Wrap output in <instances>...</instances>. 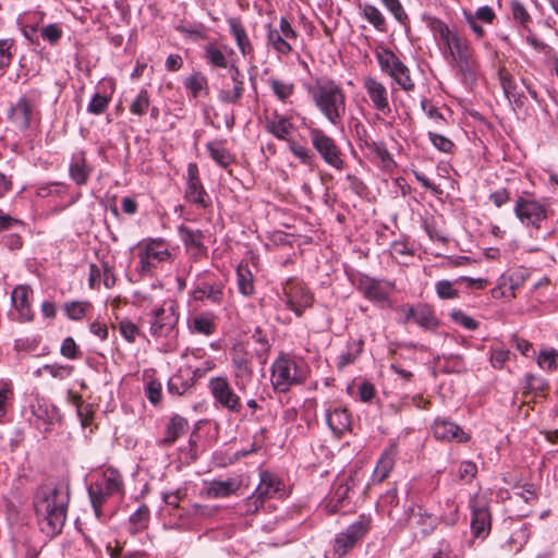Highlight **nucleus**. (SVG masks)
I'll return each mask as SVG.
<instances>
[{
  "label": "nucleus",
  "instance_id": "nucleus-1",
  "mask_svg": "<svg viewBox=\"0 0 558 558\" xmlns=\"http://www.w3.org/2000/svg\"><path fill=\"white\" fill-rule=\"evenodd\" d=\"M70 500L69 486L61 481H48L37 490V523L49 538L62 532Z\"/></svg>",
  "mask_w": 558,
  "mask_h": 558
},
{
  "label": "nucleus",
  "instance_id": "nucleus-2",
  "mask_svg": "<svg viewBox=\"0 0 558 558\" xmlns=\"http://www.w3.org/2000/svg\"><path fill=\"white\" fill-rule=\"evenodd\" d=\"M312 99L322 116L332 125L341 124L347 113V95L332 80L317 81L311 90Z\"/></svg>",
  "mask_w": 558,
  "mask_h": 558
},
{
  "label": "nucleus",
  "instance_id": "nucleus-3",
  "mask_svg": "<svg viewBox=\"0 0 558 558\" xmlns=\"http://www.w3.org/2000/svg\"><path fill=\"white\" fill-rule=\"evenodd\" d=\"M444 53L464 83L472 84L475 81L476 63L464 37L458 33L451 36V39L444 45Z\"/></svg>",
  "mask_w": 558,
  "mask_h": 558
},
{
  "label": "nucleus",
  "instance_id": "nucleus-4",
  "mask_svg": "<svg viewBox=\"0 0 558 558\" xmlns=\"http://www.w3.org/2000/svg\"><path fill=\"white\" fill-rule=\"evenodd\" d=\"M259 477L255 492L244 501L246 514L257 512L266 499L283 496L281 482L276 475L264 471L260 472Z\"/></svg>",
  "mask_w": 558,
  "mask_h": 558
},
{
  "label": "nucleus",
  "instance_id": "nucleus-5",
  "mask_svg": "<svg viewBox=\"0 0 558 558\" xmlns=\"http://www.w3.org/2000/svg\"><path fill=\"white\" fill-rule=\"evenodd\" d=\"M304 376L299 373L294 361L281 356L272 364L271 383L274 389L286 392L293 385L302 384Z\"/></svg>",
  "mask_w": 558,
  "mask_h": 558
},
{
  "label": "nucleus",
  "instance_id": "nucleus-6",
  "mask_svg": "<svg viewBox=\"0 0 558 558\" xmlns=\"http://www.w3.org/2000/svg\"><path fill=\"white\" fill-rule=\"evenodd\" d=\"M308 134L313 147L317 150L324 161L329 166L341 170L344 162L341 158L340 148L337 146L335 140L319 128H308Z\"/></svg>",
  "mask_w": 558,
  "mask_h": 558
},
{
  "label": "nucleus",
  "instance_id": "nucleus-7",
  "mask_svg": "<svg viewBox=\"0 0 558 558\" xmlns=\"http://www.w3.org/2000/svg\"><path fill=\"white\" fill-rule=\"evenodd\" d=\"M34 291L28 284H20L11 292L12 307L10 317L21 323H29L34 318L33 311Z\"/></svg>",
  "mask_w": 558,
  "mask_h": 558
},
{
  "label": "nucleus",
  "instance_id": "nucleus-8",
  "mask_svg": "<svg viewBox=\"0 0 558 558\" xmlns=\"http://www.w3.org/2000/svg\"><path fill=\"white\" fill-rule=\"evenodd\" d=\"M296 37V32L286 17L280 19L279 28L271 24L266 25L267 45L279 54H289L292 51V41H295Z\"/></svg>",
  "mask_w": 558,
  "mask_h": 558
},
{
  "label": "nucleus",
  "instance_id": "nucleus-9",
  "mask_svg": "<svg viewBox=\"0 0 558 558\" xmlns=\"http://www.w3.org/2000/svg\"><path fill=\"white\" fill-rule=\"evenodd\" d=\"M177 323V305L173 301H166L153 312L150 332L155 338L171 337Z\"/></svg>",
  "mask_w": 558,
  "mask_h": 558
},
{
  "label": "nucleus",
  "instance_id": "nucleus-10",
  "mask_svg": "<svg viewBox=\"0 0 558 558\" xmlns=\"http://www.w3.org/2000/svg\"><path fill=\"white\" fill-rule=\"evenodd\" d=\"M404 515V527L411 530L414 536L425 537L437 526V518L421 505L415 504L410 506L405 510Z\"/></svg>",
  "mask_w": 558,
  "mask_h": 558
},
{
  "label": "nucleus",
  "instance_id": "nucleus-11",
  "mask_svg": "<svg viewBox=\"0 0 558 558\" xmlns=\"http://www.w3.org/2000/svg\"><path fill=\"white\" fill-rule=\"evenodd\" d=\"M138 266L142 274L149 272L160 263L170 259L171 254L162 240H150L138 247Z\"/></svg>",
  "mask_w": 558,
  "mask_h": 558
},
{
  "label": "nucleus",
  "instance_id": "nucleus-12",
  "mask_svg": "<svg viewBox=\"0 0 558 558\" xmlns=\"http://www.w3.org/2000/svg\"><path fill=\"white\" fill-rule=\"evenodd\" d=\"M208 389L221 408L232 413L241 412L242 403L240 397L233 391L227 377H213L208 383Z\"/></svg>",
  "mask_w": 558,
  "mask_h": 558
},
{
  "label": "nucleus",
  "instance_id": "nucleus-13",
  "mask_svg": "<svg viewBox=\"0 0 558 558\" xmlns=\"http://www.w3.org/2000/svg\"><path fill=\"white\" fill-rule=\"evenodd\" d=\"M514 214L518 219L527 227L539 228L543 220L547 218L546 205L529 197L520 196L515 201Z\"/></svg>",
  "mask_w": 558,
  "mask_h": 558
},
{
  "label": "nucleus",
  "instance_id": "nucleus-14",
  "mask_svg": "<svg viewBox=\"0 0 558 558\" xmlns=\"http://www.w3.org/2000/svg\"><path fill=\"white\" fill-rule=\"evenodd\" d=\"M472 512L471 530L475 537L485 538L490 531V513L485 497L475 495L470 499Z\"/></svg>",
  "mask_w": 558,
  "mask_h": 558
},
{
  "label": "nucleus",
  "instance_id": "nucleus-15",
  "mask_svg": "<svg viewBox=\"0 0 558 558\" xmlns=\"http://www.w3.org/2000/svg\"><path fill=\"white\" fill-rule=\"evenodd\" d=\"M368 527L362 521L349 525L347 530L337 535L333 544V558L343 557L366 534Z\"/></svg>",
  "mask_w": 558,
  "mask_h": 558
},
{
  "label": "nucleus",
  "instance_id": "nucleus-16",
  "mask_svg": "<svg viewBox=\"0 0 558 558\" xmlns=\"http://www.w3.org/2000/svg\"><path fill=\"white\" fill-rule=\"evenodd\" d=\"M35 98L33 95H23L11 107L9 119L21 130H27L34 119Z\"/></svg>",
  "mask_w": 558,
  "mask_h": 558
},
{
  "label": "nucleus",
  "instance_id": "nucleus-17",
  "mask_svg": "<svg viewBox=\"0 0 558 558\" xmlns=\"http://www.w3.org/2000/svg\"><path fill=\"white\" fill-rule=\"evenodd\" d=\"M184 197L186 201L201 208H207L210 205V198L201 183L198 168L195 163H190L187 167V182Z\"/></svg>",
  "mask_w": 558,
  "mask_h": 558
},
{
  "label": "nucleus",
  "instance_id": "nucleus-18",
  "mask_svg": "<svg viewBox=\"0 0 558 558\" xmlns=\"http://www.w3.org/2000/svg\"><path fill=\"white\" fill-rule=\"evenodd\" d=\"M283 291L287 295L286 304L288 308L294 312L298 316L302 315L304 308L312 305L313 296L301 283L288 282L283 288Z\"/></svg>",
  "mask_w": 558,
  "mask_h": 558
},
{
  "label": "nucleus",
  "instance_id": "nucleus-19",
  "mask_svg": "<svg viewBox=\"0 0 558 558\" xmlns=\"http://www.w3.org/2000/svg\"><path fill=\"white\" fill-rule=\"evenodd\" d=\"M363 87L369 97L374 109L383 114H389L391 108L388 100V90L378 80L367 76L363 80Z\"/></svg>",
  "mask_w": 558,
  "mask_h": 558
},
{
  "label": "nucleus",
  "instance_id": "nucleus-20",
  "mask_svg": "<svg viewBox=\"0 0 558 558\" xmlns=\"http://www.w3.org/2000/svg\"><path fill=\"white\" fill-rule=\"evenodd\" d=\"M432 430L434 436L439 440L466 442L470 439L468 433H465L454 422L447 418H436L432 426Z\"/></svg>",
  "mask_w": 558,
  "mask_h": 558
},
{
  "label": "nucleus",
  "instance_id": "nucleus-21",
  "mask_svg": "<svg viewBox=\"0 0 558 558\" xmlns=\"http://www.w3.org/2000/svg\"><path fill=\"white\" fill-rule=\"evenodd\" d=\"M265 130L279 141L290 142L294 125L290 117L275 111L266 118Z\"/></svg>",
  "mask_w": 558,
  "mask_h": 558
},
{
  "label": "nucleus",
  "instance_id": "nucleus-22",
  "mask_svg": "<svg viewBox=\"0 0 558 558\" xmlns=\"http://www.w3.org/2000/svg\"><path fill=\"white\" fill-rule=\"evenodd\" d=\"M393 286L387 281L365 278L360 283V290L371 301L385 302Z\"/></svg>",
  "mask_w": 558,
  "mask_h": 558
},
{
  "label": "nucleus",
  "instance_id": "nucleus-23",
  "mask_svg": "<svg viewBox=\"0 0 558 558\" xmlns=\"http://www.w3.org/2000/svg\"><path fill=\"white\" fill-rule=\"evenodd\" d=\"M227 23L241 54L244 57L251 54L253 52V46L241 20L238 17H229Z\"/></svg>",
  "mask_w": 558,
  "mask_h": 558
},
{
  "label": "nucleus",
  "instance_id": "nucleus-24",
  "mask_svg": "<svg viewBox=\"0 0 558 558\" xmlns=\"http://www.w3.org/2000/svg\"><path fill=\"white\" fill-rule=\"evenodd\" d=\"M192 296L196 301L207 300L214 304H220L223 299L222 283L201 282L192 292Z\"/></svg>",
  "mask_w": 558,
  "mask_h": 558
},
{
  "label": "nucleus",
  "instance_id": "nucleus-25",
  "mask_svg": "<svg viewBox=\"0 0 558 558\" xmlns=\"http://www.w3.org/2000/svg\"><path fill=\"white\" fill-rule=\"evenodd\" d=\"M378 61L381 70L393 80L408 69V66L390 50H385L379 53Z\"/></svg>",
  "mask_w": 558,
  "mask_h": 558
},
{
  "label": "nucleus",
  "instance_id": "nucleus-26",
  "mask_svg": "<svg viewBox=\"0 0 558 558\" xmlns=\"http://www.w3.org/2000/svg\"><path fill=\"white\" fill-rule=\"evenodd\" d=\"M395 456L396 447L393 446L389 447L381 453L373 473L374 482L380 483L388 477L395 465Z\"/></svg>",
  "mask_w": 558,
  "mask_h": 558
},
{
  "label": "nucleus",
  "instance_id": "nucleus-27",
  "mask_svg": "<svg viewBox=\"0 0 558 558\" xmlns=\"http://www.w3.org/2000/svg\"><path fill=\"white\" fill-rule=\"evenodd\" d=\"M179 234L183 243L189 250L194 251V254H204L206 246L203 243L204 234L199 230H192L185 226L179 228Z\"/></svg>",
  "mask_w": 558,
  "mask_h": 558
},
{
  "label": "nucleus",
  "instance_id": "nucleus-28",
  "mask_svg": "<svg viewBox=\"0 0 558 558\" xmlns=\"http://www.w3.org/2000/svg\"><path fill=\"white\" fill-rule=\"evenodd\" d=\"M326 420L329 428L336 435H341L348 430L351 425V416L345 409L337 408L327 412Z\"/></svg>",
  "mask_w": 558,
  "mask_h": 558
},
{
  "label": "nucleus",
  "instance_id": "nucleus-29",
  "mask_svg": "<svg viewBox=\"0 0 558 558\" xmlns=\"http://www.w3.org/2000/svg\"><path fill=\"white\" fill-rule=\"evenodd\" d=\"M350 488L351 486L348 481L341 482L337 485L325 504V508L329 513H337L342 508Z\"/></svg>",
  "mask_w": 558,
  "mask_h": 558
},
{
  "label": "nucleus",
  "instance_id": "nucleus-30",
  "mask_svg": "<svg viewBox=\"0 0 558 558\" xmlns=\"http://www.w3.org/2000/svg\"><path fill=\"white\" fill-rule=\"evenodd\" d=\"M187 430V421L184 417H181L179 415H174L166 429V435L161 439L162 445H171L173 444L181 435L186 433Z\"/></svg>",
  "mask_w": 558,
  "mask_h": 558
},
{
  "label": "nucleus",
  "instance_id": "nucleus-31",
  "mask_svg": "<svg viewBox=\"0 0 558 558\" xmlns=\"http://www.w3.org/2000/svg\"><path fill=\"white\" fill-rule=\"evenodd\" d=\"M206 148L210 157L221 167L226 168L234 161L231 153L225 147L223 142L213 141L207 143Z\"/></svg>",
  "mask_w": 558,
  "mask_h": 558
},
{
  "label": "nucleus",
  "instance_id": "nucleus-32",
  "mask_svg": "<svg viewBox=\"0 0 558 558\" xmlns=\"http://www.w3.org/2000/svg\"><path fill=\"white\" fill-rule=\"evenodd\" d=\"M240 484L234 480L213 481L207 487V495L213 498H225L235 493Z\"/></svg>",
  "mask_w": 558,
  "mask_h": 558
},
{
  "label": "nucleus",
  "instance_id": "nucleus-33",
  "mask_svg": "<svg viewBox=\"0 0 558 558\" xmlns=\"http://www.w3.org/2000/svg\"><path fill=\"white\" fill-rule=\"evenodd\" d=\"M268 85L272 90L274 95L281 101L287 102L289 98L294 94L295 86L292 82L280 80L277 77H269Z\"/></svg>",
  "mask_w": 558,
  "mask_h": 558
},
{
  "label": "nucleus",
  "instance_id": "nucleus-34",
  "mask_svg": "<svg viewBox=\"0 0 558 558\" xmlns=\"http://www.w3.org/2000/svg\"><path fill=\"white\" fill-rule=\"evenodd\" d=\"M234 377H235V386L240 391L244 390L246 384L252 378V369L246 359H234Z\"/></svg>",
  "mask_w": 558,
  "mask_h": 558
},
{
  "label": "nucleus",
  "instance_id": "nucleus-35",
  "mask_svg": "<svg viewBox=\"0 0 558 558\" xmlns=\"http://www.w3.org/2000/svg\"><path fill=\"white\" fill-rule=\"evenodd\" d=\"M192 332L209 336L215 330L214 318L210 314H199L190 320Z\"/></svg>",
  "mask_w": 558,
  "mask_h": 558
},
{
  "label": "nucleus",
  "instance_id": "nucleus-36",
  "mask_svg": "<svg viewBox=\"0 0 558 558\" xmlns=\"http://www.w3.org/2000/svg\"><path fill=\"white\" fill-rule=\"evenodd\" d=\"M408 318H413L417 325L425 329H434L437 326V319L432 312L426 308H410L407 314Z\"/></svg>",
  "mask_w": 558,
  "mask_h": 558
},
{
  "label": "nucleus",
  "instance_id": "nucleus-37",
  "mask_svg": "<svg viewBox=\"0 0 558 558\" xmlns=\"http://www.w3.org/2000/svg\"><path fill=\"white\" fill-rule=\"evenodd\" d=\"M238 287L241 294L250 296L254 293L253 275L247 266L240 265L236 269Z\"/></svg>",
  "mask_w": 558,
  "mask_h": 558
},
{
  "label": "nucleus",
  "instance_id": "nucleus-38",
  "mask_svg": "<svg viewBox=\"0 0 558 558\" xmlns=\"http://www.w3.org/2000/svg\"><path fill=\"white\" fill-rule=\"evenodd\" d=\"M90 173V169L87 167L83 157L75 158L70 167L71 178L76 184H85Z\"/></svg>",
  "mask_w": 558,
  "mask_h": 558
},
{
  "label": "nucleus",
  "instance_id": "nucleus-39",
  "mask_svg": "<svg viewBox=\"0 0 558 558\" xmlns=\"http://www.w3.org/2000/svg\"><path fill=\"white\" fill-rule=\"evenodd\" d=\"M97 484L106 490V494L112 495L121 488L120 474L117 471L109 469L104 472L101 481Z\"/></svg>",
  "mask_w": 558,
  "mask_h": 558
},
{
  "label": "nucleus",
  "instance_id": "nucleus-40",
  "mask_svg": "<svg viewBox=\"0 0 558 558\" xmlns=\"http://www.w3.org/2000/svg\"><path fill=\"white\" fill-rule=\"evenodd\" d=\"M59 421L58 409L51 404H39L37 408V429H39V422L44 425H53Z\"/></svg>",
  "mask_w": 558,
  "mask_h": 558
},
{
  "label": "nucleus",
  "instance_id": "nucleus-41",
  "mask_svg": "<svg viewBox=\"0 0 558 558\" xmlns=\"http://www.w3.org/2000/svg\"><path fill=\"white\" fill-rule=\"evenodd\" d=\"M88 495L96 517L100 518L101 506L110 494H106V490L100 485L95 484L89 486Z\"/></svg>",
  "mask_w": 558,
  "mask_h": 558
},
{
  "label": "nucleus",
  "instance_id": "nucleus-42",
  "mask_svg": "<svg viewBox=\"0 0 558 558\" xmlns=\"http://www.w3.org/2000/svg\"><path fill=\"white\" fill-rule=\"evenodd\" d=\"M363 16L378 31H385L386 23L381 12L372 4H364Z\"/></svg>",
  "mask_w": 558,
  "mask_h": 558
},
{
  "label": "nucleus",
  "instance_id": "nucleus-43",
  "mask_svg": "<svg viewBox=\"0 0 558 558\" xmlns=\"http://www.w3.org/2000/svg\"><path fill=\"white\" fill-rule=\"evenodd\" d=\"M244 86L232 85V87L223 86L219 92V99L226 104H236L243 95Z\"/></svg>",
  "mask_w": 558,
  "mask_h": 558
},
{
  "label": "nucleus",
  "instance_id": "nucleus-44",
  "mask_svg": "<svg viewBox=\"0 0 558 558\" xmlns=\"http://www.w3.org/2000/svg\"><path fill=\"white\" fill-rule=\"evenodd\" d=\"M205 57L208 62L218 68H227L228 60L225 53L215 45H208L205 48Z\"/></svg>",
  "mask_w": 558,
  "mask_h": 558
},
{
  "label": "nucleus",
  "instance_id": "nucleus-45",
  "mask_svg": "<svg viewBox=\"0 0 558 558\" xmlns=\"http://www.w3.org/2000/svg\"><path fill=\"white\" fill-rule=\"evenodd\" d=\"M537 364L542 368H556L558 365V351L553 348L542 350L537 357Z\"/></svg>",
  "mask_w": 558,
  "mask_h": 558
},
{
  "label": "nucleus",
  "instance_id": "nucleus-46",
  "mask_svg": "<svg viewBox=\"0 0 558 558\" xmlns=\"http://www.w3.org/2000/svg\"><path fill=\"white\" fill-rule=\"evenodd\" d=\"M288 143H289L290 151L298 159H300L301 162H303L305 165H311L313 162L315 156L311 149H308L307 147H305L292 140Z\"/></svg>",
  "mask_w": 558,
  "mask_h": 558
},
{
  "label": "nucleus",
  "instance_id": "nucleus-47",
  "mask_svg": "<svg viewBox=\"0 0 558 558\" xmlns=\"http://www.w3.org/2000/svg\"><path fill=\"white\" fill-rule=\"evenodd\" d=\"M63 29L61 24L52 23L44 26L40 29V36L45 41H48L51 45H54L62 37Z\"/></svg>",
  "mask_w": 558,
  "mask_h": 558
},
{
  "label": "nucleus",
  "instance_id": "nucleus-48",
  "mask_svg": "<svg viewBox=\"0 0 558 558\" xmlns=\"http://www.w3.org/2000/svg\"><path fill=\"white\" fill-rule=\"evenodd\" d=\"M187 90L191 92L192 96L196 98L199 93L206 87L207 81L205 76L199 73H195L189 76L184 83Z\"/></svg>",
  "mask_w": 558,
  "mask_h": 558
},
{
  "label": "nucleus",
  "instance_id": "nucleus-49",
  "mask_svg": "<svg viewBox=\"0 0 558 558\" xmlns=\"http://www.w3.org/2000/svg\"><path fill=\"white\" fill-rule=\"evenodd\" d=\"M148 107H149L148 93L145 89H143L140 92L137 97L131 104L130 111L133 114L143 116L146 113Z\"/></svg>",
  "mask_w": 558,
  "mask_h": 558
},
{
  "label": "nucleus",
  "instance_id": "nucleus-50",
  "mask_svg": "<svg viewBox=\"0 0 558 558\" xmlns=\"http://www.w3.org/2000/svg\"><path fill=\"white\" fill-rule=\"evenodd\" d=\"M430 27L433 32L438 36L439 40L442 43V46L446 45L451 39V36H454L457 34V32L451 31L440 20H433L430 22Z\"/></svg>",
  "mask_w": 558,
  "mask_h": 558
},
{
  "label": "nucleus",
  "instance_id": "nucleus-51",
  "mask_svg": "<svg viewBox=\"0 0 558 558\" xmlns=\"http://www.w3.org/2000/svg\"><path fill=\"white\" fill-rule=\"evenodd\" d=\"M110 98L96 93L87 106V111L93 114H101L108 107Z\"/></svg>",
  "mask_w": 558,
  "mask_h": 558
},
{
  "label": "nucleus",
  "instance_id": "nucleus-52",
  "mask_svg": "<svg viewBox=\"0 0 558 558\" xmlns=\"http://www.w3.org/2000/svg\"><path fill=\"white\" fill-rule=\"evenodd\" d=\"M88 303L86 302H71L64 305V311L70 319H81L87 310Z\"/></svg>",
  "mask_w": 558,
  "mask_h": 558
},
{
  "label": "nucleus",
  "instance_id": "nucleus-53",
  "mask_svg": "<svg viewBox=\"0 0 558 558\" xmlns=\"http://www.w3.org/2000/svg\"><path fill=\"white\" fill-rule=\"evenodd\" d=\"M511 11L513 19L519 22L523 28H527L529 23L531 22V16L519 1L511 2Z\"/></svg>",
  "mask_w": 558,
  "mask_h": 558
},
{
  "label": "nucleus",
  "instance_id": "nucleus-54",
  "mask_svg": "<svg viewBox=\"0 0 558 558\" xmlns=\"http://www.w3.org/2000/svg\"><path fill=\"white\" fill-rule=\"evenodd\" d=\"M190 388V384L179 375L172 376L168 381V391L174 396H182Z\"/></svg>",
  "mask_w": 558,
  "mask_h": 558
},
{
  "label": "nucleus",
  "instance_id": "nucleus-55",
  "mask_svg": "<svg viewBox=\"0 0 558 558\" xmlns=\"http://www.w3.org/2000/svg\"><path fill=\"white\" fill-rule=\"evenodd\" d=\"M119 330L123 338L129 342H134L138 335L137 326L128 319L119 322Z\"/></svg>",
  "mask_w": 558,
  "mask_h": 558
},
{
  "label": "nucleus",
  "instance_id": "nucleus-56",
  "mask_svg": "<svg viewBox=\"0 0 558 558\" xmlns=\"http://www.w3.org/2000/svg\"><path fill=\"white\" fill-rule=\"evenodd\" d=\"M12 398V390L8 384L0 385V422H2L3 417L8 412V408L10 404V400Z\"/></svg>",
  "mask_w": 558,
  "mask_h": 558
},
{
  "label": "nucleus",
  "instance_id": "nucleus-57",
  "mask_svg": "<svg viewBox=\"0 0 558 558\" xmlns=\"http://www.w3.org/2000/svg\"><path fill=\"white\" fill-rule=\"evenodd\" d=\"M71 368L62 365H45L37 369V376L48 373L52 377L64 378L70 375Z\"/></svg>",
  "mask_w": 558,
  "mask_h": 558
},
{
  "label": "nucleus",
  "instance_id": "nucleus-58",
  "mask_svg": "<svg viewBox=\"0 0 558 558\" xmlns=\"http://www.w3.org/2000/svg\"><path fill=\"white\" fill-rule=\"evenodd\" d=\"M146 396L148 400L153 404H158L161 400V384L155 379H151L147 383L146 388Z\"/></svg>",
  "mask_w": 558,
  "mask_h": 558
},
{
  "label": "nucleus",
  "instance_id": "nucleus-59",
  "mask_svg": "<svg viewBox=\"0 0 558 558\" xmlns=\"http://www.w3.org/2000/svg\"><path fill=\"white\" fill-rule=\"evenodd\" d=\"M428 137H429L430 142L433 143V145L438 150L444 151V153L451 151V149L453 147V143L449 138H447L440 134L434 133V132H429Z\"/></svg>",
  "mask_w": 558,
  "mask_h": 558
},
{
  "label": "nucleus",
  "instance_id": "nucleus-60",
  "mask_svg": "<svg viewBox=\"0 0 558 558\" xmlns=\"http://www.w3.org/2000/svg\"><path fill=\"white\" fill-rule=\"evenodd\" d=\"M529 392L541 395L547 388L546 381L535 375H526V387Z\"/></svg>",
  "mask_w": 558,
  "mask_h": 558
},
{
  "label": "nucleus",
  "instance_id": "nucleus-61",
  "mask_svg": "<svg viewBox=\"0 0 558 558\" xmlns=\"http://www.w3.org/2000/svg\"><path fill=\"white\" fill-rule=\"evenodd\" d=\"M12 41L9 39L0 40V69L9 66L12 60Z\"/></svg>",
  "mask_w": 558,
  "mask_h": 558
},
{
  "label": "nucleus",
  "instance_id": "nucleus-62",
  "mask_svg": "<svg viewBox=\"0 0 558 558\" xmlns=\"http://www.w3.org/2000/svg\"><path fill=\"white\" fill-rule=\"evenodd\" d=\"M436 291L440 299H453L458 292L453 288L452 282L448 280H441L436 284Z\"/></svg>",
  "mask_w": 558,
  "mask_h": 558
},
{
  "label": "nucleus",
  "instance_id": "nucleus-63",
  "mask_svg": "<svg viewBox=\"0 0 558 558\" xmlns=\"http://www.w3.org/2000/svg\"><path fill=\"white\" fill-rule=\"evenodd\" d=\"M386 8L392 13L397 21L403 22L407 14L399 0H381Z\"/></svg>",
  "mask_w": 558,
  "mask_h": 558
},
{
  "label": "nucleus",
  "instance_id": "nucleus-64",
  "mask_svg": "<svg viewBox=\"0 0 558 558\" xmlns=\"http://www.w3.org/2000/svg\"><path fill=\"white\" fill-rule=\"evenodd\" d=\"M451 316L456 323L462 325L464 328L469 330H474L477 328V322L460 311L453 312Z\"/></svg>",
  "mask_w": 558,
  "mask_h": 558
}]
</instances>
